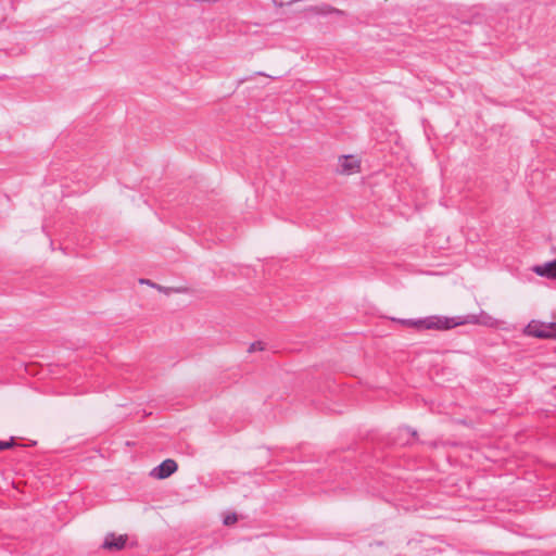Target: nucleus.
<instances>
[{"instance_id": "obj_3", "label": "nucleus", "mask_w": 556, "mask_h": 556, "mask_svg": "<svg viewBox=\"0 0 556 556\" xmlns=\"http://www.w3.org/2000/svg\"><path fill=\"white\" fill-rule=\"evenodd\" d=\"M362 172V157L358 154H343L337 159L336 173L340 176L357 175Z\"/></svg>"}, {"instance_id": "obj_8", "label": "nucleus", "mask_w": 556, "mask_h": 556, "mask_svg": "<svg viewBox=\"0 0 556 556\" xmlns=\"http://www.w3.org/2000/svg\"><path fill=\"white\" fill-rule=\"evenodd\" d=\"M154 287V285H152ZM155 288L161 291V292H164L166 294H169V293H181V292H185L186 290L184 288H166V287H161V286H155Z\"/></svg>"}, {"instance_id": "obj_9", "label": "nucleus", "mask_w": 556, "mask_h": 556, "mask_svg": "<svg viewBox=\"0 0 556 556\" xmlns=\"http://www.w3.org/2000/svg\"><path fill=\"white\" fill-rule=\"evenodd\" d=\"M265 349L264 343L262 341H256L250 344L249 352L263 351Z\"/></svg>"}, {"instance_id": "obj_2", "label": "nucleus", "mask_w": 556, "mask_h": 556, "mask_svg": "<svg viewBox=\"0 0 556 556\" xmlns=\"http://www.w3.org/2000/svg\"><path fill=\"white\" fill-rule=\"evenodd\" d=\"M523 333L538 339H555L556 321L545 323L533 319L525 327Z\"/></svg>"}, {"instance_id": "obj_6", "label": "nucleus", "mask_w": 556, "mask_h": 556, "mask_svg": "<svg viewBox=\"0 0 556 556\" xmlns=\"http://www.w3.org/2000/svg\"><path fill=\"white\" fill-rule=\"evenodd\" d=\"M533 271L539 276L556 279V260L535 266Z\"/></svg>"}, {"instance_id": "obj_5", "label": "nucleus", "mask_w": 556, "mask_h": 556, "mask_svg": "<svg viewBox=\"0 0 556 556\" xmlns=\"http://www.w3.org/2000/svg\"><path fill=\"white\" fill-rule=\"evenodd\" d=\"M177 470V464L174 459H165L150 472L151 477L162 480L172 476Z\"/></svg>"}, {"instance_id": "obj_4", "label": "nucleus", "mask_w": 556, "mask_h": 556, "mask_svg": "<svg viewBox=\"0 0 556 556\" xmlns=\"http://www.w3.org/2000/svg\"><path fill=\"white\" fill-rule=\"evenodd\" d=\"M129 536L126 533L108 532L103 536L101 548L106 552H119L127 547Z\"/></svg>"}, {"instance_id": "obj_7", "label": "nucleus", "mask_w": 556, "mask_h": 556, "mask_svg": "<svg viewBox=\"0 0 556 556\" xmlns=\"http://www.w3.org/2000/svg\"><path fill=\"white\" fill-rule=\"evenodd\" d=\"M315 10H316V13L321 14V15H331V14H337L340 16L343 15V11L332 8L330 5H321V7L316 8Z\"/></svg>"}, {"instance_id": "obj_11", "label": "nucleus", "mask_w": 556, "mask_h": 556, "mask_svg": "<svg viewBox=\"0 0 556 556\" xmlns=\"http://www.w3.org/2000/svg\"><path fill=\"white\" fill-rule=\"evenodd\" d=\"M13 444H14L13 440H11V441H0V451L10 448V447L13 446Z\"/></svg>"}, {"instance_id": "obj_1", "label": "nucleus", "mask_w": 556, "mask_h": 556, "mask_svg": "<svg viewBox=\"0 0 556 556\" xmlns=\"http://www.w3.org/2000/svg\"><path fill=\"white\" fill-rule=\"evenodd\" d=\"M392 320L403 327L413 328L417 331H445L467 324L497 329L502 325V321L498 318H496L495 316L491 315L485 311H481L479 314H473L465 317L431 315L417 319L393 318Z\"/></svg>"}, {"instance_id": "obj_10", "label": "nucleus", "mask_w": 556, "mask_h": 556, "mask_svg": "<svg viewBox=\"0 0 556 556\" xmlns=\"http://www.w3.org/2000/svg\"><path fill=\"white\" fill-rule=\"evenodd\" d=\"M237 521V516L235 514H229L224 518V523L226 526H231Z\"/></svg>"}]
</instances>
